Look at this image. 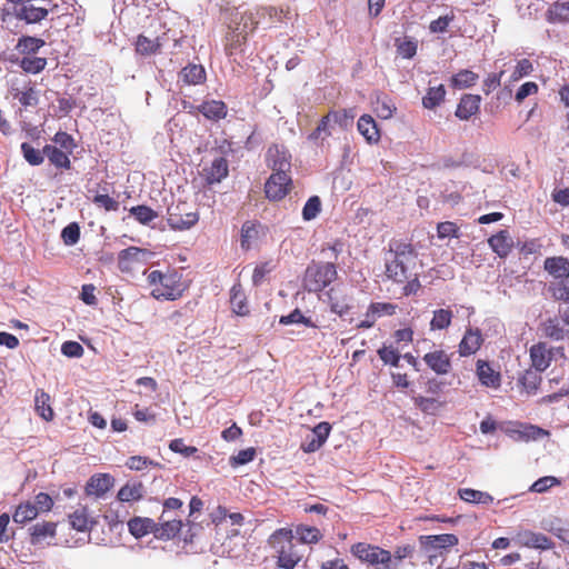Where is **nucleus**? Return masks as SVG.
Listing matches in <instances>:
<instances>
[{"instance_id":"nucleus-1","label":"nucleus","mask_w":569,"mask_h":569,"mask_svg":"<svg viewBox=\"0 0 569 569\" xmlns=\"http://www.w3.org/2000/svg\"><path fill=\"white\" fill-rule=\"evenodd\" d=\"M391 258L386 259V276L397 283H405L412 276L416 267L417 251L413 246L403 241L389 243Z\"/></svg>"},{"instance_id":"nucleus-2","label":"nucleus","mask_w":569,"mask_h":569,"mask_svg":"<svg viewBox=\"0 0 569 569\" xmlns=\"http://www.w3.org/2000/svg\"><path fill=\"white\" fill-rule=\"evenodd\" d=\"M147 281L151 287L150 295L157 300H177L182 297L187 290V284L182 280V274L178 271L171 270L162 272L160 270H152Z\"/></svg>"},{"instance_id":"nucleus-3","label":"nucleus","mask_w":569,"mask_h":569,"mask_svg":"<svg viewBox=\"0 0 569 569\" xmlns=\"http://www.w3.org/2000/svg\"><path fill=\"white\" fill-rule=\"evenodd\" d=\"M269 546L277 553V565L283 569H293L302 559V555L293 542V532L289 528L277 529L268 539Z\"/></svg>"},{"instance_id":"nucleus-4","label":"nucleus","mask_w":569,"mask_h":569,"mask_svg":"<svg viewBox=\"0 0 569 569\" xmlns=\"http://www.w3.org/2000/svg\"><path fill=\"white\" fill-rule=\"evenodd\" d=\"M338 277L333 262L311 261L305 270L302 286L308 292H321Z\"/></svg>"},{"instance_id":"nucleus-5","label":"nucleus","mask_w":569,"mask_h":569,"mask_svg":"<svg viewBox=\"0 0 569 569\" xmlns=\"http://www.w3.org/2000/svg\"><path fill=\"white\" fill-rule=\"evenodd\" d=\"M351 553L375 569H392L391 552L379 546L357 542L351 546Z\"/></svg>"},{"instance_id":"nucleus-6","label":"nucleus","mask_w":569,"mask_h":569,"mask_svg":"<svg viewBox=\"0 0 569 569\" xmlns=\"http://www.w3.org/2000/svg\"><path fill=\"white\" fill-rule=\"evenodd\" d=\"M418 541L429 562L433 563L439 557L447 555L453 547L458 546L459 538L453 533H440L420 536Z\"/></svg>"},{"instance_id":"nucleus-7","label":"nucleus","mask_w":569,"mask_h":569,"mask_svg":"<svg viewBox=\"0 0 569 569\" xmlns=\"http://www.w3.org/2000/svg\"><path fill=\"white\" fill-rule=\"evenodd\" d=\"M290 171H273L264 183L266 197L271 201L283 199L291 189Z\"/></svg>"},{"instance_id":"nucleus-8","label":"nucleus","mask_w":569,"mask_h":569,"mask_svg":"<svg viewBox=\"0 0 569 569\" xmlns=\"http://www.w3.org/2000/svg\"><path fill=\"white\" fill-rule=\"evenodd\" d=\"M48 13L49 11L46 8L36 7L33 4L22 6L14 10L4 7L0 11V19L2 22H8L12 17H16L31 24L42 21L47 18Z\"/></svg>"},{"instance_id":"nucleus-9","label":"nucleus","mask_w":569,"mask_h":569,"mask_svg":"<svg viewBox=\"0 0 569 569\" xmlns=\"http://www.w3.org/2000/svg\"><path fill=\"white\" fill-rule=\"evenodd\" d=\"M199 220L197 211L188 210L186 203H178L168 209V224L173 230H186L193 227Z\"/></svg>"},{"instance_id":"nucleus-10","label":"nucleus","mask_w":569,"mask_h":569,"mask_svg":"<svg viewBox=\"0 0 569 569\" xmlns=\"http://www.w3.org/2000/svg\"><path fill=\"white\" fill-rule=\"evenodd\" d=\"M58 523L54 521L37 522L29 528V542L32 546H50L57 537Z\"/></svg>"},{"instance_id":"nucleus-11","label":"nucleus","mask_w":569,"mask_h":569,"mask_svg":"<svg viewBox=\"0 0 569 569\" xmlns=\"http://www.w3.org/2000/svg\"><path fill=\"white\" fill-rule=\"evenodd\" d=\"M476 376L482 387L493 390H498L501 387L502 377L500 371L493 368V366L487 360H477Z\"/></svg>"},{"instance_id":"nucleus-12","label":"nucleus","mask_w":569,"mask_h":569,"mask_svg":"<svg viewBox=\"0 0 569 569\" xmlns=\"http://www.w3.org/2000/svg\"><path fill=\"white\" fill-rule=\"evenodd\" d=\"M266 162L273 171H290L291 154L283 144H271L266 153Z\"/></svg>"},{"instance_id":"nucleus-13","label":"nucleus","mask_w":569,"mask_h":569,"mask_svg":"<svg viewBox=\"0 0 569 569\" xmlns=\"http://www.w3.org/2000/svg\"><path fill=\"white\" fill-rule=\"evenodd\" d=\"M327 302L330 307V311L338 315L339 317H343L350 312L352 306L350 303L351 298L345 290V288L340 286L331 287L327 292Z\"/></svg>"},{"instance_id":"nucleus-14","label":"nucleus","mask_w":569,"mask_h":569,"mask_svg":"<svg viewBox=\"0 0 569 569\" xmlns=\"http://www.w3.org/2000/svg\"><path fill=\"white\" fill-rule=\"evenodd\" d=\"M149 256V251L138 247H129L118 254V267L122 272L132 271L137 264L143 263Z\"/></svg>"},{"instance_id":"nucleus-15","label":"nucleus","mask_w":569,"mask_h":569,"mask_svg":"<svg viewBox=\"0 0 569 569\" xmlns=\"http://www.w3.org/2000/svg\"><path fill=\"white\" fill-rule=\"evenodd\" d=\"M422 359L427 367L438 376H446L452 369L451 358L443 349L427 352Z\"/></svg>"},{"instance_id":"nucleus-16","label":"nucleus","mask_w":569,"mask_h":569,"mask_svg":"<svg viewBox=\"0 0 569 569\" xmlns=\"http://www.w3.org/2000/svg\"><path fill=\"white\" fill-rule=\"evenodd\" d=\"M482 343L481 330L472 327L467 328L458 345V353L460 357H470L481 348Z\"/></svg>"},{"instance_id":"nucleus-17","label":"nucleus","mask_w":569,"mask_h":569,"mask_svg":"<svg viewBox=\"0 0 569 569\" xmlns=\"http://www.w3.org/2000/svg\"><path fill=\"white\" fill-rule=\"evenodd\" d=\"M529 357L531 361V368L543 372L551 365L553 357L552 348H550L547 342L539 341L530 347Z\"/></svg>"},{"instance_id":"nucleus-18","label":"nucleus","mask_w":569,"mask_h":569,"mask_svg":"<svg viewBox=\"0 0 569 569\" xmlns=\"http://www.w3.org/2000/svg\"><path fill=\"white\" fill-rule=\"evenodd\" d=\"M516 542L520 546L548 550L553 547V542L546 535L533 532L531 530L519 531L515 538Z\"/></svg>"},{"instance_id":"nucleus-19","label":"nucleus","mask_w":569,"mask_h":569,"mask_svg":"<svg viewBox=\"0 0 569 569\" xmlns=\"http://www.w3.org/2000/svg\"><path fill=\"white\" fill-rule=\"evenodd\" d=\"M114 485V478L109 473L93 475L86 485V495L96 498L103 497Z\"/></svg>"},{"instance_id":"nucleus-20","label":"nucleus","mask_w":569,"mask_h":569,"mask_svg":"<svg viewBox=\"0 0 569 569\" xmlns=\"http://www.w3.org/2000/svg\"><path fill=\"white\" fill-rule=\"evenodd\" d=\"M481 97L479 94H463L457 106L456 117L460 120H469L480 110Z\"/></svg>"},{"instance_id":"nucleus-21","label":"nucleus","mask_w":569,"mask_h":569,"mask_svg":"<svg viewBox=\"0 0 569 569\" xmlns=\"http://www.w3.org/2000/svg\"><path fill=\"white\" fill-rule=\"evenodd\" d=\"M488 244L500 258H507L512 251L513 241L508 230H500L488 239Z\"/></svg>"},{"instance_id":"nucleus-22","label":"nucleus","mask_w":569,"mask_h":569,"mask_svg":"<svg viewBox=\"0 0 569 569\" xmlns=\"http://www.w3.org/2000/svg\"><path fill=\"white\" fill-rule=\"evenodd\" d=\"M541 372L542 371L530 367L520 373L517 382L521 391L527 395H536L542 381Z\"/></svg>"},{"instance_id":"nucleus-23","label":"nucleus","mask_w":569,"mask_h":569,"mask_svg":"<svg viewBox=\"0 0 569 569\" xmlns=\"http://www.w3.org/2000/svg\"><path fill=\"white\" fill-rule=\"evenodd\" d=\"M204 180L209 184L218 183L228 176V162L223 157L216 158L210 166L203 168Z\"/></svg>"},{"instance_id":"nucleus-24","label":"nucleus","mask_w":569,"mask_h":569,"mask_svg":"<svg viewBox=\"0 0 569 569\" xmlns=\"http://www.w3.org/2000/svg\"><path fill=\"white\" fill-rule=\"evenodd\" d=\"M9 61L13 64H18L27 73H40L47 66V59L42 57L26 56L20 58L19 56L12 54Z\"/></svg>"},{"instance_id":"nucleus-25","label":"nucleus","mask_w":569,"mask_h":569,"mask_svg":"<svg viewBox=\"0 0 569 569\" xmlns=\"http://www.w3.org/2000/svg\"><path fill=\"white\" fill-rule=\"evenodd\" d=\"M543 268L556 279L569 278V259L562 256L547 258L543 262Z\"/></svg>"},{"instance_id":"nucleus-26","label":"nucleus","mask_w":569,"mask_h":569,"mask_svg":"<svg viewBox=\"0 0 569 569\" xmlns=\"http://www.w3.org/2000/svg\"><path fill=\"white\" fill-rule=\"evenodd\" d=\"M357 128L368 143H377L380 140L377 122L370 114H362L358 119Z\"/></svg>"},{"instance_id":"nucleus-27","label":"nucleus","mask_w":569,"mask_h":569,"mask_svg":"<svg viewBox=\"0 0 569 569\" xmlns=\"http://www.w3.org/2000/svg\"><path fill=\"white\" fill-rule=\"evenodd\" d=\"M198 111L209 120L218 121L226 118L228 108L221 100H207L197 107Z\"/></svg>"},{"instance_id":"nucleus-28","label":"nucleus","mask_w":569,"mask_h":569,"mask_svg":"<svg viewBox=\"0 0 569 569\" xmlns=\"http://www.w3.org/2000/svg\"><path fill=\"white\" fill-rule=\"evenodd\" d=\"M43 154L48 158L51 164L56 168L69 170L71 168V161L69 153L61 150L57 146L46 144L43 147Z\"/></svg>"},{"instance_id":"nucleus-29","label":"nucleus","mask_w":569,"mask_h":569,"mask_svg":"<svg viewBox=\"0 0 569 569\" xmlns=\"http://www.w3.org/2000/svg\"><path fill=\"white\" fill-rule=\"evenodd\" d=\"M183 83L188 86H197L206 80V70L201 64L189 63L179 74Z\"/></svg>"},{"instance_id":"nucleus-30","label":"nucleus","mask_w":569,"mask_h":569,"mask_svg":"<svg viewBox=\"0 0 569 569\" xmlns=\"http://www.w3.org/2000/svg\"><path fill=\"white\" fill-rule=\"evenodd\" d=\"M540 329L545 337L556 341L563 340L569 333L556 317L541 322Z\"/></svg>"},{"instance_id":"nucleus-31","label":"nucleus","mask_w":569,"mask_h":569,"mask_svg":"<svg viewBox=\"0 0 569 569\" xmlns=\"http://www.w3.org/2000/svg\"><path fill=\"white\" fill-rule=\"evenodd\" d=\"M46 44L44 40L31 36H22L18 39L14 50L26 57L38 53V51Z\"/></svg>"},{"instance_id":"nucleus-32","label":"nucleus","mask_w":569,"mask_h":569,"mask_svg":"<svg viewBox=\"0 0 569 569\" xmlns=\"http://www.w3.org/2000/svg\"><path fill=\"white\" fill-rule=\"evenodd\" d=\"M156 521L150 518L134 517L128 521V529L136 538H142L148 533L154 535Z\"/></svg>"},{"instance_id":"nucleus-33","label":"nucleus","mask_w":569,"mask_h":569,"mask_svg":"<svg viewBox=\"0 0 569 569\" xmlns=\"http://www.w3.org/2000/svg\"><path fill=\"white\" fill-rule=\"evenodd\" d=\"M50 395L43 389H38L34 396V408L37 413L46 421H51L54 417L53 409L50 405Z\"/></svg>"},{"instance_id":"nucleus-34","label":"nucleus","mask_w":569,"mask_h":569,"mask_svg":"<svg viewBox=\"0 0 569 569\" xmlns=\"http://www.w3.org/2000/svg\"><path fill=\"white\" fill-rule=\"evenodd\" d=\"M396 52L402 59H412L418 51V40L413 37L405 36L395 39Z\"/></svg>"},{"instance_id":"nucleus-35","label":"nucleus","mask_w":569,"mask_h":569,"mask_svg":"<svg viewBox=\"0 0 569 569\" xmlns=\"http://www.w3.org/2000/svg\"><path fill=\"white\" fill-rule=\"evenodd\" d=\"M136 52L141 56H152L160 52L162 42L159 37L154 39H150L144 34H139L137 37L136 43Z\"/></svg>"},{"instance_id":"nucleus-36","label":"nucleus","mask_w":569,"mask_h":569,"mask_svg":"<svg viewBox=\"0 0 569 569\" xmlns=\"http://www.w3.org/2000/svg\"><path fill=\"white\" fill-rule=\"evenodd\" d=\"M69 522L74 530L86 532L91 529L94 520L89 517L88 508L81 507L69 515Z\"/></svg>"},{"instance_id":"nucleus-37","label":"nucleus","mask_w":569,"mask_h":569,"mask_svg":"<svg viewBox=\"0 0 569 569\" xmlns=\"http://www.w3.org/2000/svg\"><path fill=\"white\" fill-rule=\"evenodd\" d=\"M143 485L140 481L127 482L118 491L117 498L121 502L138 501L143 497Z\"/></svg>"},{"instance_id":"nucleus-38","label":"nucleus","mask_w":569,"mask_h":569,"mask_svg":"<svg viewBox=\"0 0 569 569\" xmlns=\"http://www.w3.org/2000/svg\"><path fill=\"white\" fill-rule=\"evenodd\" d=\"M181 520H166L162 523H157L154 527V537L161 540H169L176 537L181 530Z\"/></svg>"},{"instance_id":"nucleus-39","label":"nucleus","mask_w":569,"mask_h":569,"mask_svg":"<svg viewBox=\"0 0 569 569\" xmlns=\"http://www.w3.org/2000/svg\"><path fill=\"white\" fill-rule=\"evenodd\" d=\"M458 496L461 500L468 503H477V505H490L493 501L491 495L485 491L471 489V488H461L458 490Z\"/></svg>"},{"instance_id":"nucleus-40","label":"nucleus","mask_w":569,"mask_h":569,"mask_svg":"<svg viewBox=\"0 0 569 569\" xmlns=\"http://www.w3.org/2000/svg\"><path fill=\"white\" fill-rule=\"evenodd\" d=\"M548 21L569 23V1L553 2L547 12Z\"/></svg>"},{"instance_id":"nucleus-41","label":"nucleus","mask_w":569,"mask_h":569,"mask_svg":"<svg viewBox=\"0 0 569 569\" xmlns=\"http://www.w3.org/2000/svg\"><path fill=\"white\" fill-rule=\"evenodd\" d=\"M13 98L18 99L23 108L36 107L39 103V91L29 82L23 90L16 89Z\"/></svg>"},{"instance_id":"nucleus-42","label":"nucleus","mask_w":569,"mask_h":569,"mask_svg":"<svg viewBox=\"0 0 569 569\" xmlns=\"http://www.w3.org/2000/svg\"><path fill=\"white\" fill-rule=\"evenodd\" d=\"M38 508L33 503L27 501L20 503L13 512L12 519L16 523L23 525L38 517Z\"/></svg>"},{"instance_id":"nucleus-43","label":"nucleus","mask_w":569,"mask_h":569,"mask_svg":"<svg viewBox=\"0 0 569 569\" xmlns=\"http://www.w3.org/2000/svg\"><path fill=\"white\" fill-rule=\"evenodd\" d=\"M478 79L479 76L476 72L463 69L452 76L450 83L453 88L466 89L475 86Z\"/></svg>"},{"instance_id":"nucleus-44","label":"nucleus","mask_w":569,"mask_h":569,"mask_svg":"<svg viewBox=\"0 0 569 569\" xmlns=\"http://www.w3.org/2000/svg\"><path fill=\"white\" fill-rule=\"evenodd\" d=\"M446 97V89L443 84H439L438 87H431L427 90V93L422 98V106L426 109H435L438 107Z\"/></svg>"},{"instance_id":"nucleus-45","label":"nucleus","mask_w":569,"mask_h":569,"mask_svg":"<svg viewBox=\"0 0 569 569\" xmlns=\"http://www.w3.org/2000/svg\"><path fill=\"white\" fill-rule=\"evenodd\" d=\"M453 318V312L447 309H437L433 311L432 319L430 321L431 330H445L450 327Z\"/></svg>"},{"instance_id":"nucleus-46","label":"nucleus","mask_w":569,"mask_h":569,"mask_svg":"<svg viewBox=\"0 0 569 569\" xmlns=\"http://www.w3.org/2000/svg\"><path fill=\"white\" fill-rule=\"evenodd\" d=\"M296 533L301 543L312 545L322 539V533L317 527L300 525L296 528Z\"/></svg>"},{"instance_id":"nucleus-47","label":"nucleus","mask_w":569,"mask_h":569,"mask_svg":"<svg viewBox=\"0 0 569 569\" xmlns=\"http://www.w3.org/2000/svg\"><path fill=\"white\" fill-rule=\"evenodd\" d=\"M260 223L257 221H246L241 227V247L249 249L251 242L258 238Z\"/></svg>"},{"instance_id":"nucleus-48","label":"nucleus","mask_w":569,"mask_h":569,"mask_svg":"<svg viewBox=\"0 0 569 569\" xmlns=\"http://www.w3.org/2000/svg\"><path fill=\"white\" fill-rule=\"evenodd\" d=\"M129 213L141 224H148L156 218H158L157 211L152 208L139 204L129 209Z\"/></svg>"},{"instance_id":"nucleus-49","label":"nucleus","mask_w":569,"mask_h":569,"mask_svg":"<svg viewBox=\"0 0 569 569\" xmlns=\"http://www.w3.org/2000/svg\"><path fill=\"white\" fill-rule=\"evenodd\" d=\"M397 308V305L391 302H371L368 307V317L378 319L383 316H393Z\"/></svg>"},{"instance_id":"nucleus-50","label":"nucleus","mask_w":569,"mask_h":569,"mask_svg":"<svg viewBox=\"0 0 569 569\" xmlns=\"http://www.w3.org/2000/svg\"><path fill=\"white\" fill-rule=\"evenodd\" d=\"M329 116L332 122L337 123L339 127L346 129L352 124V121L356 117L355 109H340V110H330Z\"/></svg>"},{"instance_id":"nucleus-51","label":"nucleus","mask_w":569,"mask_h":569,"mask_svg":"<svg viewBox=\"0 0 569 569\" xmlns=\"http://www.w3.org/2000/svg\"><path fill=\"white\" fill-rule=\"evenodd\" d=\"M230 303L232 311L238 316H247L249 313V308L246 301V297L243 292L236 287L231 290Z\"/></svg>"},{"instance_id":"nucleus-52","label":"nucleus","mask_w":569,"mask_h":569,"mask_svg":"<svg viewBox=\"0 0 569 569\" xmlns=\"http://www.w3.org/2000/svg\"><path fill=\"white\" fill-rule=\"evenodd\" d=\"M279 323L283 326L292 325V323H302L306 327L317 328V325L310 319L302 315L301 310L296 308L287 316H281L279 319Z\"/></svg>"},{"instance_id":"nucleus-53","label":"nucleus","mask_w":569,"mask_h":569,"mask_svg":"<svg viewBox=\"0 0 569 569\" xmlns=\"http://www.w3.org/2000/svg\"><path fill=\"white\" fill-rule=\"evenodd\" d=\"M378 356L385 365L398 367L400 362V353L392 346H382L378 349Z\"/></svg>"},{"instance_id":"nucleus-54","label":"nucleus","mask_w":569,"mask_h":569,"mask_svg":"<svg viewBox=\"0 0 569 569\" xmlns=\"http://www.w3.org/2000/svg\"><path fill=\"white\" fill-rule=\"evenodd\" d=\"M21 151H22L24 159L31 166H39L43 162V159H44L43 150L40 151V150L33 148L30 143L23 142L21 144Z\"/></svg>"},{"instance_id":"nucleus-55","label":"nucleus","mask_w":569,"mask_h":569,"mask_svg":"<svg viewBox=\"0 0 569 569\" xmlns=\"http://www.w3.org/2000/svg\"><path fill=\"white\" fill-rule=\"evenodd\" d=\"M321 211V201L318 196H312L306 202L302 209V218L306 221L315 219Z\"/></svg>"},{"instance_id":"nucleus-56","label":"nucleus","mask_w":569,"mask_h":569,"mask_svg":"<svg viewBox=\"0 0 569 569\" xmlns=\"http://www.w3.org/2000/svg\"><path fill=\"white\" fill-rule=\"evenodd\" d=\"M226 52L228 56H233L237 51H242L247 37L239 32H231L227 37Z\"/></svg>"},{"instance_id":"nucleus-57","label":"nucleus","mask_w":569,"mask_h":569,"mask_svg":"<svg viewBox=\"0 0 569 569\" xmlns=\"http://www.w3.org/2000/svg\"><path fill=\"white\" fill-rule=\"evenodd\" d=\"M92 202L106 211H118L120 203L109 194L98 193L93 197Z\"/></svg>"},{"instance_id":"nucleus-58","label":"nucleus","mask_w":569,"mask_h":569,"mask_svg":"<svg viewBox=\"0 0 569 569\" xmlns=\"http://www.w3.org/2000/svg\"><path fill=\"white\" fill-rule=\"evenodd\" d=\"M52 140L56 144H58L61 149L66 150L68 153H71L73 149L77 147L73 137L66 131H58L52 138Z\"/></svg>"},{"instance_id":"nucleus-59","label":"nucleus","mask_w":569,"mask_h":569,"mask_svg":"<svg viewBox=\"0 0 569 569\" xmlns=\"http://www.w3.org/2000/svg\"><path fill=\"white\" fill-rule=\"evenodd\" d=\"M61 238L67 246H73L79 241L80 228L76 222L69 223L62 229Z\"/></svg>"},{"instance_id":"nucleus-60","label":"nucleus","mask_w":569,"mask_h":569,"mask_svg":"<svg viewBox=\"0 0 569 569\" xmlns=\"http://www.w3.org/2000/svg\"><path fill=\"white\" fill-rule=\"evenodd\" d=\"M455 20V13L451 11L449 14L441 16L432 20L429 24V30L432 33H442L448 30L449 24Z\"/></svg>"},{"instance_id":"nucleus-61","label":"nucleus","mask_w":569,"mask_h":569,"mask_svg":"<svg viewBox=\"0 0 569 569\" xmlns=\"http://www.w3.org/2000/svg\"><path fill=\"white\" fill-rule=\"evenodd\" d=\"M415 553V547L412 545H402L396 547L392 556V569H396L398 563L403 559L412 558Z\"/></svg>"},{"instance_id":"nucleus-62","label":"nucleus","mask_w":569,"mask_h":569,"mask_svg":"<svg viewBox=\"0 0 569 569\" xmlns=\"http://www.w3.org/2000/svg\"><path fill=\"white\" fill-rule=\"evenodd\" d=\"M437 234L438 238H458L459 237V228L452 221L440 222L437 226Z\"/></svg>"},{"instance_id":"nucleus-63","label":"nucleus","mask_w":569,"mask_h":569,"mask_svg":"<svg viewBox=\"0 0 569 569\" xmlns=\"http://www.w3.org/2000/svg\"><path fill=\"white\" fill-rule=\"evenodd\" d=\"M256 457V449L254 448H247L243 450H240L237 455L232 456L230 458V465L232 467L242 466L246 463L251 462Z\"/></svg>"},{"instance_id":"nucleus-64","label":"nucleus","mask_w":569,"mask_h":569,"mask_svg":"<svg viewBox=\"0 0 569 569\" xmlns=\"http://www.w3.org/2000/svg\"><path fill=\"white\" fill-rule=\"evenodd\" d=\"M533 71L532 62L525 58L517 62V66L511 74V79L513 81H518L519 79L529 76Z\"/></svg>"}]
</instances>
